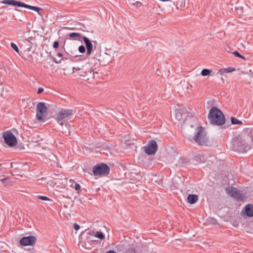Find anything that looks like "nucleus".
<instances>
[{"mask_svg":"<svg viewBox=\"0 0 253 253\" xmlns=\"http://www.w3.org/2000/svg\"><path fill=\"white\" fill-rule=\"evenodd\" d=\"M118 251L123 253H147L148 247L146 245H137V244L129 245L123 244L118 246Z\"/></svg>","mask_w":253,"mask_h":253,"instance_id":"obj_1","label":"nucleus"},{"mask_svg":"<svg viewBox=\"0 0 253 253\" xmlns=\"http://www.w3.org/2000/svg\"><path fill=\"white\" fill-rule=\"evenodd\" d=\"M245 133L246 132L244 129L234 140L233 147L235 151L244 152L252 149V146L250 142L248 139H244L243 137Z\"/></svg>","mask_w":253,"mask_h":253,"instance_id":"obj_2","label":"nucleus"},{"mask_svg":"<svg viewBox=\"0 0 253 253\" xmlns=\"http://www.w3.org/2000/svg\"><path fill=\"white\" fill-rule=\"evenodd\" d=\"M208 119L210 123L215 126H221L225 123V118L221 110L217 107H213L210 110Z\"/></svg>","mask_w":253,"mask_h":253,"instance_id":"obj_3","label":"nucleus"},{"mask_svg":"<svg viewBox=\"0 0 253 253\" xmlns=\"http://www.w3.org/2000/svg\"><path fill=\"white\" fill-rule=\"evenodd\" d=\"M76 112L75 109H62L57 114L55 120L59 125L63 126L66 121L73 118Z\"/></svg>","mask_w":253,"mask_h":253,"instance_id":"obj_4","label":"nucleus"},{"mask_svg":"<svg viewBox=\"0 0 253 253\" xmlns=\"http://www.w3.org/2000/svg\"><path fill=\"white\" fill-rule=\"evenodd\" d=\"M195 142L199 145H207L208 138L207 136V133L202 126L197 127L196 129L195 134L193 137Z\"/></svg>","mask_w":253,"mask_h":253,"instance_id":"obj_5","label":"nucleus"},{"mask_svg":"<svg viewBox=\"0 0 253 253\" xmlns=\"http://www.w3.org/2000/svg\"><path fill=\"white\" fill-rule=\"evenodd\" d=\"M1 3L4 4H8L18 7H23L31 10L36 11L39 12L40 11L42 10V9L39 7L31 6L27 4L24 2L20 1H17L15 0H3L1 1Z\"/></svg>","mask_w":253,"mask_h":253,"instance_id":"obj_6","label":"nucleus"},{"mask_svg":"<svg viewBox=\"0 0 253 253\" xmlns=\"http://www.w3.org/2000/svg\"><path fill=\"white\" fill-rule=\"evenodd\" d=\"M92 172L95 176L107 175L110 172V168L104 163L97 164L93 168Z\"/></svg>","mask_w":253,"mask_h":253,"instance_id":"obj_7","label":"nucleus"},{"mask_svg":"<svg viewBox=\"0 0 253 253\" xmlns=\"http://www.w3.org/2000/svg\"><path fill=\"white\" fill-rule=\"evenodd\" d=\"M93 238V236L88 234L85 236V238L81 237L79 246L85 249L90 250L92 247V244L95 241Z\"/></svg>","mask_w":253,"mask_h":253,"instance_id":"obj_8","label":"nucleus"},{"mask_svg":"<svg viewBox=\"0 0 253 253\" xmlns=\"http://www.w3.org/2000/svg\"><path fill=\"white\" fill-rule=\"evenodd\" d=\"M2 137L4 142L8 146L12 147L16 145L17 143L16 137L10 130L3 132Z\"/></svg>","mask_w":253,"mask_h":253,"instance_id":"obj_9","label":"nucleus"},{"mask_svg":"<svg viewBox=\"0 0 253 253\" xmlns=\"http://www.w3.org/2000/svg\"><path fill=\"white\" fill-rule=\"evenodd\" d=\"M226 193L231 197L236 200L242 201L245 197V195L239 190L232 186H229L225 189Z\"/></svg>","mask_w":253,"mask_h":253,"instance_id":"obj_10","label":"nucleus"},{"mask_svg":"<svg viewBox=\"0 0 253 253\" xmlns=\"http://www.w3.org/2000/svg\"><path fill=\"white\" fill-rule=\"evenodd\" d=\"M47 112V107L43 102H40L38 103L36 107V118L38 121L43 120Z\"/></svg>","mask_w":253,"mask_h":253,"instance_id":"obj_11","label":"nucleus"},{"mask_svg":"<svg viewBox=\"0 0 253 253\" xmlns=\"http://www.w3.org/2000/svg\"><path fill=\"white\" fill-rule=\"evenodd\" d=\"M158 150L157 142L153 139L148 142L147 146L145 147V152L149 155H154Z\"/></svg>","mask_w":253,"mask_h":253,"instance_id":"obj_12","label":"nucleus"},{"mask_svg":"<svg viewBox=\"0 0 253 253\" xmlns=\"http://www.w3.org/2000/svg\"><path fill=\"white\" fill-rule=\"evenodd\" d=\"M36 238L34 236H29L22 238L19 241V243L23 246H33L36 243Z\"/></svg>","mask_w":253,"mask_h":253,"instance_id":"obj_13","label":"nucleus"},{"mask_svg":"<svg viewBox=\"0 0 253 253\" xmlns=\"http://www.w3.org/2000/svg\"><path fill=\"white\" fill-rule=\"evenodd\" d=\"M97 55H95V58L97 59L100 65L102 66L107 65L110 62V58L109 55L104 53L102 55L100 54L98 58Z\"/></svg>","mask_w":253,"mask_h":253,"instance_id":"obj_14","label":"nucleus"},{"mask_svg":"<svg viewBox=\"0 0 253 253\" xmlns=\"http://www.w3.org/2000/svg\"><path fill=\"white\" fill-rule=\"evenodd\" d=\"M83 40L84 42V43L85 45V47L86 48V54L87 55H90L93 51V44L91 42V41L86 37H83Z\"/></svg>","mask_w":253,"mask_h":253,"instance_id":"obj_15","label":"nucleus"},{"mask_svg":"<svg viewBox=\"0 0 253 253\" xmlns=\"http://www.w3.org/2000/svg\"><path fill=\"white\" fill-rule=\"evenodd\" d=\"M246 133L243 135V138L248 139L250 142L252 148L253 147V128H248L244 129Z\"/></svg>","mask_w":253,"mask_h":253,"instance_id":"obj_16","label":"nucleus"},{"mask_svg":"<svg viewBox=\"0 0 253 253\" xmlns=\"http://www.w3.org/2000/svg\"><path fill=\"white\" fill-rule=\"evenodd\" d=\"M245 210V214L248 217L253 216V205L252 204L247 205L243 209L242 212Z\"/></svg>","mask_w":253,"mask_h":253,"instance_id":"obj_17","label":"nucleus"},{"mask_svg":"<svg viewBox=\"0 0 253 253\" xmlns=\"http://www.w3.org/2000/svg\"><path fill=\"white\" fill-rule=\"evenodd\" d=\"M170 1L172 2L174 5L176 4L177 9L183 7L185 4V0H170Z\"/></svg>","mask_w":253,"mask_h":253,"instance_id":"obj_18","label":"nucleus"},{"mask_svg":"<svg viewBox=\"0 0 253 253\" xmlns=\"http://www.w3.org/2000/svg\"><path fill=\"white\" fill-rule=\"evenodd\" d=\"M190 162V160L188 158H184V157H181L177 163V165L178 166V167H183L185 165H187V164H188Z\"/></svg>","mask_w":253,"mask_h":253,"instance_id":"obj_19","label":"nucleus"},{"mask_svg":"<svg viewBox=\"0 0 253 253\" xmlns=\"http://www.w3.org/2000/svg\"><path fill=\"white\" fill-rule=\"evenodd\" d=\"M198 200V197L197 195L190 194L187 197L188 202L191 204H195Z\"/></svg>","mask_w":253,"mask_h":253,"instance_id":"obj_20","label":"nucleus"},{"mask_svg":"<svg viewBox=\"0 0 253 253\" xmlns=\"http://www.w3.org/2000/svg\"><path fill=\"white\" fill-rule=\"evenodd\" d=\"M94 74H95L94 71H91L90 69H89L87 71L85 72V75L80 74V75L81 76H83V77H85L86 76H88L86 78V80H89V78L91 77H92L93 78H94Z\"/></svg>","mask_w":253,"mask_h":253,"instance_id":"obj_21","label":"nucleus"},{"mask_svg":"<svg viewBox=\"0 0 253 253\" xmlns=\"http://www.w3.org/2000/svg\"><path fill=\"white\" fill-rule=\"evenodd\" d=\"M234 71H235V68L230 67H228L227 68L221 69L219 70L218 71V73L222 75L225 73H230V72H232Z\"/></svg>","mask_w":253,"mask_h":253,"instance_id":"obj_22","label":"nucleus"},{"mask_svg":"<svg viewBox=\"0 0 253 253\" xmlns=\"http://www.w3.org/2000/svg\"><path fill=\"white\" fill-rule=\"evenodd\" d=\"M231 121L232 124H233V125H243V123L242 121L238 120L237 119H236V118L233 117H231Z\"/></svg>","mask_w":253,"mask_h":253,"instance_id":"obj_23","label":"nucleus"},{"mask_svg":"<svg viewBox=\"0 0 253 253\" xmlns=\"http://www.w3.org/2000/svg\"><path fill=\"white\" fill-rule=\"evenodd\" d=\"M69 37L71 38H83V36L79 33H70L69 35Z\"/></svg>","mask_w":253,"mask_h":253,"instance_id":"obj_24","label":"nucleus"},{"mask_svg":"<svg viewBox=\"0 0 253 253\" xmlns=\"http://www.w3.org/2000/svg\"><path fill=\"white\" fill-rule=\"evenodd\" d=\"M212 70L207 69H204L202 70L201 74L203 76H206L207 75H209L211 73Z\"/></svg>","mask_w":253,"mask_h":253,"instance_id":"obj_25","label":"nucleus"},{"mask_svg":"<svg viewBox=\"0 0 253 253\" xmlns=\"http://www.w3.org/2000/svg\"><path fill=\"white\" fill-rule=\"evenodd\" d=\"M100 239H104V235L102 232L98 231L94 236Z\"/></svg>","mask_w":253,"mask_h":253,"instance_id":"obj_26","label":"nucleus"},{"mask_svg":"<svg viewBox=\"0 0 253 253\" xmlns=\"http://www.w3.org/2000/svg\"><path fill=\"white\" fill-rule=\"evenodd\" d=\"M208 221L212 224H217L218 223L217 220L214 218V217H209L208 219Z\"/></svg>","mask_w":253,"mask_h":253,"instance_id":"obj_27","label":"nucleus"},{"mask_svg":"<svg viewBox=\"0 0 253 253\" xmlns=\"http://www.w3.org/2000/svg\"><path fill=\"white\" fill-rule=\"evenodd\" d=\"M11 47L18 53H19V50L18 46L13 42H11Z\"/></svg>","mask_w":253,"mask_h":253,"instance_id":"obj_28","label":"nucleus"},{"mask_svg":"<svg viewBox=\"0 0 253 253\" xmlns=\"http://www.w3.org/2000/svg\"><path fill=\"white\" fill-rule=\"evenodd\" d=\"M38 198L43 201H51L48 197L44 196H38Z\"/></svg>","mask_w":253,"mask_h":253,"instance_id":"obj_29","label":"nucleus"},{"mask_svg":"<svg viewBox=\"0 0 253 253\" xmlns=\"http://www.w3.org/2000/svg\"><path fill=\"white\" fill-rule=\"evenodd\" d=\"M79 51L82 53H84L85 51V47L84 45H81L79 47Z\"/></svg>","mask_w":253,"mask_h":253,"instance_id":"obj_30","label":"nucleus"},{"mask_svg":"<svg viewBox=\"0 0 253 253\" xmlns=\"http://www.w3.org/2000/svg\"><path fill=\"white\" fill-rule=\"evenodd\" d=\"M175 117H176V119L177 120H181V119H182V115L179 112H177L176 113V115H175Z\"/></svg>","mask_w":253,"mask_h":253,"instance_id":"obj_31","label":"nucleus"},{"mask_svg":"<svg viewBox=\"0 0 253 253\" xmlns=\"http://www.w3.org/2000/svg\"><path fill=\"white\" fill-rule=\"evenodd\" d=\"M53 47L54 48H57L59 47V42L58 41H55L53 42Z\"/></svg>","mask_w":253,"mask_h":253,"instance_id":"obj_32","label":"nucleus"},{"mask_svg":"<svg viewBox=\"0 0 253 253\" xmlns=\"http://www.w3.org/2000/svg\"><path fill=\"white\" fill-rule=\"evenodd\" d=\"M83 69V68H80V67H73V73H74L75 72V70L76 71H79V70H81Z\"/></svg>","mask_w":253,"mask_h":253,"instance_id":"obj_33","label":"nucleus"},{"mask_svg":"<svg viewBox=\"0 0 253 253\" xmlns=\"http://www.w3.org/2000/svg\"><path fill=\"white\" fill-rule=\"evenodd\" d=\"M233 54L236 57H241V54L238 51H235L233 52Z\"/></svg>","mask_w":253,"mask_h":253,"instance_id":"obj_34","label":"nucleus"},{"mask_svg":"<svg viewBox=\"0 0 253 253\" xmlns=\"http://www.w3.org/2000/svg\"><path fill=\"white\" fill-rule=\"evenodd\" d=\"M75 189L76 190H80L81 189V186L79 183H76L75 185Z\"/></svg>","mask_w":253,"mask_h":253,"instance_id":"obj_35","label":"nucleus"},{"mask_svg":"<svg viewBox=\"0 0 253 253\" xmlns=\"http://www.w3.org/2000/svg\"><path fill=\"white\" fill-rule=\"evenodd\" d=\"M44 89L42 87H39L38 89L37 93L38 94H41L43 91Z\"/></svg>","mask_w":253,"mask_h":253,"instance_id":"obj_36","label":"nucleus"},{"mask_svg":"<svg viewBox=\"0 0 253 253\" xmlns=\"http://www.w3.org/2000/svg\"><path fill=\"white\" fill-rule=\"evenodd\" d=\"M73 226L74 228L76 230H78L80 229V226L76 223H74Z\"/></svg>","mask_w":253,"mask_h":253,"instance_id":"obj_37","label":"nucleus"},{"mask_svg":"<svg viewBox=\"0 0 253 253\" xmlns=\"http://www.w3.org/2000/svg\"><path fill=\"white\" fill-rule=\"evenodd\" d=\"M135 4L136 6L137 7H139L142 5L141 2H140L139 1L136 2Z\"/></svg>","mask_w":253,"mask_h":253,"instance_id":"obj_38","label":"nucleus"},{"mask_svg":"<svg viewBox=\"0 0 253 253\" xmlns=\"http://www.w3.org/2000/svg\"><path fill=\"white\" fill-rule=\"evenodd\" d=\"M106 253H117L114 251L110 250V251L107 252Z\"/></svg>","mask_w":253,"mask_h":253,"instance_id":"obj_39","label":"nucleus"},{"mask_svg":"<svg viewBox=\"0 0 253 253\" xmlns=\"http://www.w3.org/2000/svg\"><path fill=\"white\" fill-rule=\"evenodd\" d=\"M82 26V27H80V28H78V29L82 30L83 31H84V29H85L84 26L83 25Z\"/></svg>","mask_w":253,"mask_h":253,"instance_id":"obj_40","label":"nucleus"},{"mask_svg":"<svg viewBox=\"0 0 253 253\" xmlns=\"http://www.w3.org/2000/svg\"><path fill=\"white\" fill-rule=\"evenodd\" d=\"M57 56L58 57H61L63 56V54L59 52L57 53Z\"/></svg>","mask_w":253,"mask_h":253,"instance_id":"obj_41","label":"nucleus"},{"mask_svg":"<svg viewBox=\"0 0 253 253\" xmlns=\"http://www.w3.org/2000/svg\"><path fill=\"white\" fill-rule=\"evenodd\" d=\"M239 58H241L242 59L245 60V57L244 56H243L242 55H241V57H240Z\"/></svg>","mask_w":253,"mask_h":253,"instance_id":"obj_42","label":"nucleus"},{"mask_svg":"<svg viewBox=\"0 0 253 253\" xmlns=\"http://www.w3.org/2000/svg\"><path fill=\"white\" fill-rule=\"evenodd\" d=\"M61 60H60V61H59V62H57V61H55V62L56 63H60V62H61Z\"/></svg>","mask_w":253,"mask_h":253,"instance_id":"obj_43","label":"nucleus"}]
</instances>
